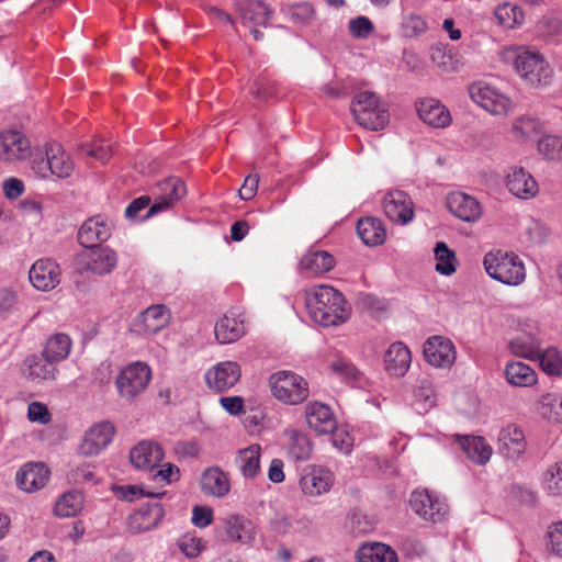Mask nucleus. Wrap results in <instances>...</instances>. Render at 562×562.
<instances>
[{
    "label": "nucleus",
    "mask_w": 562,
    "mask_h": 562,
    "mask_svg": "<svg viewBox=\"0 0 562 562\" xmlns=\"http://www.w3.org/2000/svg\"><path fill=\"white\" fill-rule=\"evenodd\" d=\"M305 305L311 318L321 326H337L350 315L344 295L329 285L313 288L305 293Z\"/></svg>",
    "instance_id": "obj_1"
},
{
    "label": "nucleus",
    "mask_w": 562,
    "mask_h": 562,
    "mask_svg": "<svg viewBox=\"0 0 562 562\" xmlns=\"http://www.w3.org/2000/svg\"><path fill=\"white\" fill-rule=\"evenodd\" d=\"M483 266L492 279L506 285H519L526 278L524 262L514 252L490 251L484 256Z\"/></svg>",
    "instance_id": "obj_2"
},
{
    "label": "nucleus",
    "mask_w": 562,
    "mask_h": 562,
    "mask_svg": "<svg viewBox=\"0 0 562 562\" xmlns=\"http://www.w3.org/2000/svg\"><path fill=\"white\" fill-rule=\"evenodd\" d=\"M75 169V164L65 151L61 145L50 143L45 145L44 154L34 155L31 160V170L41 179L56 177L58 179L69 178Z\"/></svg>",
    "instance_id": "obj_3"
},
{
    "label": "nucleus",
    "mask_w": 562,
    "mask_h": 562,
    "mask_svg": "<svg viewBox=\"0 0 562 562\" xmlns=\"http://www.w3.org/2000/svg\"><path fill=\"white\" fill-rule=\"evenodd\" d=\"M512 55L515 70L528 85L539 87L550 83L552 69L540 53L517 47Z\"/></svg>",
    "instance_id": "obj_4"
},
{
    "label": "nucleus",
    "mask_w": 562,
    "mask_h": 562,
    "mask_svg": "<svg viewBox=\"0 0 562 562\" xmlns=\"http://www.w3.org/2000/svg\"><path fill=\"white\" fill-rule=\"evenodd\" d=\"M350 110L356 121L367 130L380 131L389 121V113L380 102V98L372 91L356 93Z\"/></svg>",
    "instance_id": "obj_5"
},
{
    "label": "nucleus",
    "mask_w": 562,
    "mask_h": 562,
    "mask_svg": "<svg viewBox=\"0 0 562 562\" xmlns=\"http://www.w3.org/2000/svg\"><path fill=\"white\" fill-rule=\"evenodd\" d=\"M273 396L289 405L303 403L310 395L308 383L301 375L291 371H279L270 376Z\"/></svg>",
    "instance_id": "obj_6"
},
{
    "label": "nucleus",
    "mask_w": 562,
    "mask_h": 562,
    "mask_svg": "<svg viewBox=\"0 0 562 562\" xmlns=\"http://www.w3.org/2000/svg\"><path fill=\"white\" fill-rule=\"evenodd\" d=\"M151 380V370L145 362L136 361L123 368L115 379L120 397L133 402L145 392Z\"/></svg>",
    "instance_id": "obj_7"
},
{
    "label": "nucleus",
    "mask_w": 562,
    "mask_h": 562,
    "mask_svg": "<svg viewBox=\"0 0 562 562\" xmlns=\"http://www.w3.org/2000/svg\"><path fill=\"white\" fill-rule=\"evenodd\" d=\"M471 99L480 106L495 115H505L509 108V99L487 82L479 81L469 87Z\"/></svg>",
    "instance_id": "obj_8"
},
{
    "label": "nucleus",
    "mask_w": 562,
    "mask_h": 562,
    "mask_svg": "<svg viewBox=\"0 0 562 562\" xmlns=\"http://www.w3.org/2000/svg\"><path fill=\"white\" fill-rule=\"evenodd\" d=\"M186 194L184 182L176 177H170L157 184V192H155V200L143 220L166 211L178 202Z\"/></svg>",
    "instance_id": "obj_9"
},
{
    "label": "nucleus",
    "mask_w": 562,
    "mask_h": 562,
    "mask_svg": "<svg viewBox=\"0 0 562 562\" xmlns=\"http://www.w3.org/2000/svg\"><path fill=\"white\" fill-rule=\"evenodd\" d=\"M409 505L415 514L432 522L441 521L448 514V505L439 497L432 496L428 490L413 492Z\"/></svg>",
    "instance_id": "obj_10"
},
{
    "label": "nucleus",
    "mask_w": 562,
    "mask_h": 562,
    "mask_svg": "<svg viewBox=\"0 0 562 562\" xmlns=\"http://www.w3.org/2000/svg\"><path fill=\"white\" fill-rule=\"evenodd\" d=\"M221 524L227 541L240 544H250L255 541L256 526L244 515L228 514L221 519Z\"/></svg>",
    "instance_id": "obj_11"
},
{
    "label": "nucleus",
    "mask_w": 562,
    "mask_h": 562,
    "mask_svg": "<svg viewBox=\"0 0 562 562\" xmlns=\"http://www.w3.org/2000/svg\"><path fill=\"white\" fill-rule=\"evenodd\" d=\"M383 210L390 221L407 224L414 217V203L404 191L387 192L383 198Z\"/></svg>",
    "instance_id": "obj_12"
},
{
    "label": "nucleus",
    "mask_w": 562,
    "mask_h": 562,
    "mask_svg": "<svg viewBox=\"0 0 562 562\" xmlns=\"http://www.w3.org/2000/svg\"><path fill=\"white\" fill-rule=\"evenodd\" d=\"M80 269L97 276L110 273L117 265L116 252L109 247H94L91 251L79 257Z\"/></svg>",
    "instance_id": "obj_13"
},
{
    "label": "nucleus",
    "mask_w": 562,
    "mask_h": 562,
    "mask_svg": "<svg viewBox=\"0 0 562 562\" xmlns=\"http://www.w3.org/2000/svg\"><path fill=\"white\" fill-rule=\"evenodd\" d=\"M240 379V367L234 361H223L205 373L206 385L216 392H225Z\"/></svg>",
    "instance_id": "obj_14"
},
{
    "label": "nucleus",
    "mask_w": 562,
    "mask_h": 562,
    "mask_svg": "<svg viewBox=\"0 0 562 562\" xmlns=\"http://www.w3.org/2000/svg\"><path fill=\"white\" fill-rule=\"evenodd\" d=\"M424 357L432 367L446 368L454 362L456 349L450 339L432 336L424 345Z\"/></svg>",
    "instance_id": "obj_15"
},
{
    "label": "nucleus",
    "mask_w": 562,
    "mask_h": 562,
    "mask_svg": "<svg viewBox=\"0 0 562 562\" xmlns=\"http://www.w3.org/2000/svg\"><path fill=\"white\" fill-rule=\"evenodd\" d=\"M29 279L37 290L49 291L60 282L59 266L50 259H40L31 267Z\"/></svg>",
    "instance_id": "obj_16"
},
{
    "label": "nucleus",
    "mask_w": 562,
    "mask_h": 562,
    "mask_svg": "<svg viewBox=\"0 0 562 562\" xmlns=\"http://www.w3.org/2000/svg\"><path fill=\"white\" fill-rule=\"evenodd\" d=\"M169 319V311L165 305H151L134 319L133 330L139 335H154L162 329Z\"/></svg>",
    "instance_id": "obj_17"
},
{
    "label": "nucleus",
    "mask_w": 562,
    "mask_h": 562,
    "mask_svg": "<svg viewBox=\"0 0 562 562\" xmlns=\"http://www.w3.org/2000/svg\"><path fill=\"white\" fill-rule=\"evenodd\" d=\"M115 429L109 422L93 425L85 435L80 451L85 456H95L105 449L112 441Z\"/></svg>",
    "instance_id": "obj_18"
},
{
    "label": "nucleus",
    "mask_w": 562,
    "mask_h": 562,
    "mask_svg": "<svg viewBox=\"0 0 562 562\" xmlns=\"http://www.w3.org/2000/svg\"><path fill=\"white\" fill-rule=\"evenodd\" d=\"M165 515L159 503L142 505L127 519L128 530L133 533H142L157 527Z\"/></svg>",
    "instance_id": "obj_19"
},
{
    "label": "nucleus",
    "mask_w": 562,
    "mask_h": 562,
    "mask_svg": "<svg viewBox=\"0 0 562 562\" xmlns=\"http://www.w3.org/2000/svg\"><path fill=\"white\" fill-rule=\"evenodd\" d=\"M111 236V224L101 216H94L87 220L79 228L77 239L86 248L100 247L99 244L105 241Z\"/></svg>",
    "instance_id": "obj_20"
},
{
    "label": "nucleus",
    "mask_w": 562,
    "mask_h": 562,
    "mask_svg": "<svg viewBox=\"0 0 562 562\" xmlns=\"http://www.w3.org/2000/svg\"><path fill=\"white\" fill-rule=\"evenodd\" d=\"M497 449L506 459H518L526 450V440L522 429L515 424L504 427L498 435Z\"/></svg>",
    "instance_id": "obj_21"
},
{
    "label": "nucleus",
    "mask_w": 562,
    "mask_h": 562,
    "mask_svg": "<svg viewBox=\"0 0 562 562\" xmlns=\"http://www.w3.org/2000/svg\"><path fill=\"white\" fill-rule=\"evenodd\" d=\"M334 482L333 473L322 467L306 469L301 479L300 486L304 494L318 496L330 490Z\"/></svg>",
    "instance_id": "obj_22"
},
{
    "label": "nucleus",
    "mask_w": 562,
    "mask_h": 562,
    "mask_svg": "<svg viewBox=\"0 0 562 562\" xmlns=\"http://www.w3.org/2000/svg\"><path fill=\"white\" fill-rule=\"evenodd\" d=\"M30 142L19 131H7L0 134V159L14 161L29 156Z\"/></svg>",
    "instance_id": "obj_23"
},
{
    "label": "nucleus",
    "mask_w": 562,
    "mask_h": 562,
    "mask_svg": "<svg viewBox=\"0 0 562 562\" xmlns=\"http://www.w3.org/2000/svg\"><path fill=\"white\" fill-rule=\"evenodd\" d=\"M448 210L464 222H475L482 215L479 201L462 192H452L447 196Z\"/></svg>",
    "instance_id": "obj_24"
},
{
    "label": "nucleus",
    "mask_w": 562,
    "mask_h": 562,
    "mask_svg": "<svg viewBox=\"0 0 562 562\" xmlns=\"http://www.w3.org/2000/svg\"><path fill=\"white\" fill-rule=\"evenodd\" d=\"M305 418L310 428L321 435L330 434L337 427L330 407L321 402H311L306 405Z\"/></svg>",
    "instance_id": "obj_25"
},
{
    "label": "nucleus",
    "mask_w": 562,
    "mask_h": 562,
    "mask_svg": "<svg viewBox=\"0 0 562 562\" xmlns=\"http://www.w3.org/2000/svg\"><path fill=\"white\" fill-rule=\"evenodd\" d=\"M417 112L424 123L435 128H445L452 121L450 111L437 99L422 100L417 104Z\"/></svg>",
    "instance_id": "obj_26"
},
{
    "label": "nucleus",
    "mask_w": 562,
    "mask_h": 562,
    "mask_svg": "<svg viewBox=\"0 0 562 562\" xmlns=\"http://www.w3.org/2000/svg\"><path fill=\"white\" fill-rule=\"evenodd\" d=\"M49 479V471L43 463H26L16 473L18 486L33 493L46 485Z\"/></svg>",
    "instance_id": "obj_27"
},
{
    "label": "nucleus",
    "mask_w": 562,
    "mask_h": 562,
    "mask_svg": "<svg viewBox=\"0 0 562 562\" xmlns=\"http://www.w3.org/2000/svg\"><path fill=\"white\" fill-rule=\"evenodd\" d=\"M133 465L139 470H153L164 459L162 448L153 441H142L130 452Z\"/></svg>",
    "instance_id": "obj_28"
},
{
    "label": "nucleus",
    "mask_w": 562,
    "mask_h": 562,
    "mask_svg": "<svg viewBox=\"0 0 562 562\" xmlns=\"http://www.w3.org/2000/svg\"><path fill=\"white\" fill-rule=\"evenodd\" d=\"M215 337L220 344H231L237 341L246 333L245 322L240 313L231 311L225 314L214 328Z\"/></svg>",
    "instance_id": "obj_29"
},
{
    "label": "nucleus",
    "mask_w": 562,
    "mask_h": 562,
    "mask_svg": "<svg viewBox=\"0 0 562 562\" xmlns=\"http://www.w3.org/2000/svg\"><path fill=\"white\" fill-rule=\"evenodd\" d=\"M506 187L510 193L520 199L533 198L538 192V184L524 168L513 167L507 175Z\"/></svg>",
    "instance_id": "obj_30"
},
{
    "label": "nucleus",
    "mask_w": 562,
    "mask_h": 562,
    "mask_svg": "<svg viewBox=\"0 0 562 562\" xmlns=\"http://www.w3.org/2000/svg\"><path fill=\"white\" fill-rule=\"evenodd\" d=\"M201 490L214 497H224L231 491L228 474L218 467L207 468L201 475Z\"/></svg>",
    "instance_id": "obj_31"
},
{
    "label": "nucleus",
    "mask_w": 562,
    "mask_h": 562,
    "mask_svg": "<svg viewBox=\"0 0 562 562\" xmlns=\"http://www.w3.org/2000/svg\"><path fill=\"white\" fill-rule=\"evenodd\" d=\"M57 363L58 362L50 361L46 359V357H43V353H41V356H30L25 359V375L34 383L53 381L58 373Z\"/></svg>",
    "instance_id": "obj_32"
},
{
    "label": "nucleus",
    "mask_w": 562,
    "mask_h": 562,
    "mask_svg": "<svg viewBox=\"0 0 562 562\" xmlns=\"http://www.w3.org/2000/svg\"><path fill=\"white\" fill-rule=\"evenodd\" d=\"M411 362V351L402 342L392 344L384 356L385 370L394 376H403L409 369Z\"/></svg>",
    "instance_id": "obj_33"
},
{
    "label": "nucleus",
    "mask_w": 562,
    "mask_h": 562,
    "mask_svg": "<svg viewBox=\"0 0 562 562\" xmlns=\"http://www.w3.org/2000/svg\"><path fill=\"white\" fill-rule=\"evenodd\" d=\"M457 439L467 458L472 462L479 465H484L491 459L493 451L492 447L485 441L483 437L458 436Z\"/></svg>",
    "instance_id": "obj_34"
},
{
    "label": "nucleus",
    "mask_w": 562,
    "mask_h": 562,
    "mask_svg": "<svg viewBox=\"0 0 562 562\" xmlns=\"http://www.w3.org/2000/svg\"><path fill=\"white\" fill-rule=\"evenodd\" d=\"M335 266L331 254L325 250H308L300 261V268L311 274H322L330 271Z\"/></svg>",
    "instance_id": "obj_35"
},
{
    "label": "nucleus",
    "mask_w": 562,
    "mask_h": 562,
    "mask_svg": "<svg viewBox=\"0 0 562 562\" xmlns=\"http://www.w3.org/2000/svg\"><path fill=\"white\" fill-rule=\"evenodd\" d=\"M357 233L368 246L381 245L386 237L382 221L375 217L361 218L357 224Z\"/></svg>",
    "instance_id": "obj_36"
},
{
    "label": "nucleus",
    "mask_w": 562,
    "mask_h": 562,
    "mask_svg": "<svg viewBox=\"0 0 562 562\" xmlns=\"http://www.w3.org/2000/svg\"><path fill=\"white\" fill-rule=\"evenodd\" d=\"M70 349L71 339L69 336L63 333H57L46 340L42 353L46 359L59 363L69 356Z\"/></svg>",
    "instance_id": "obj_37"
},
{
    "label": "nucleus",
    "mask_w": 562,
    "mask_h": 562,
    "mask_svg": "<svg viewBox=\"0 0 562 562\" xmlns=\"http://www.w3.org/2000/svg\"><path fill=\"white\" fill-rule=\"evenodd\" d=\"M505 376L514 386L527 387L537 382L536 372L526 363L513 361L506 364Z\"/></svg>",
    "instance_id": "obj_38"
},
{
    "label": "nucleus",
    "mask_w": 562,
    "mask_h": 562,
    "mask_svg": "<svg viewBox=\"0 0 562 562\" xmlns=\"http://www.w3.org/2000/svg\"><path fill=\"white\" fill-rule=\"evenodd\" d=\"M359 562H398L396 552L384 543H367L358 550Z\"/></svg>",
    "instance_id": "obj_39"
},
{
    "label": "nucleus",
    "mask_w": 562,
    "mask_h": 562,
    "mask_svg": "<svg viewBox=\"0 0 562 562\" xmlns=\"http://www.w3.org/2000/svg\"><path fill=\"white\" fill-rule=\"evenodd\" d=\"M272 9L263 0H246L241 9L243 20L267 26L272 18Z\"/></svg>",
    "instance_id": "obj_40"
},
{
    "label": "nucleus",
    "mask_w": 562,
    "mask_h": 562,
    "mask_svg": "<svg viewBox=\"0 0 562 562\" xmlns=\"http://www.w3.org/2000/svg\"><path fill=\"white\" fill-rule=\"evenodd\" d=\"M260 452L259 445H251L239 451L236 461L244 477L254 479L259 473Z\"/></svg>",
    "instance_id": "obj_41"
},
{
    "label": "nucleus",
    "mask_w": 562,
    "mask_h": 562,
    "mask_svg": "<svg viewBox=\"0 0 562 562\" xmlns=\"http://www.w3.org/2000/svg\"><path fill=\"white\" fill-rule=\"evenodd\" d=\"M540 348V340L529 334L518 335L508 342V349L513 355L530 360H536Z\"/></svg>",
    "instance_id": "obj_42"
},
{
    "label": "nucleus",
    "mask_w": 562,
    "mask_h": 562,
    "mask_svg": "<svg viewBox=\"0 0 562 562\" xmlns=\"http://www.w3.org/2000/svg\"><path fill=\"white\" fill-rule=\"evenodd\" d=\"M77 151L79 155L87 156L101 164L109 161L113 155L112 144L101 137L79 144Z\"/></svg>",
    "instance_id": "obj_43"
},
{
    "label": "nucleus",
    "mask_w": 562,
    "mask_h": 562,
    "mask_svg": "<svg viewBox=\"0 0 562 562\" xmlns=\"http://www.w3.org/2000/svg\"><path fill=\"white\" fill-rule=\"evenodd\" d=\"M83 507V496L78 491H71L61 495L55 504V514L59 517H74Z\"/></svg>",
    "instance_id": "obj_44"
},
{
    "label": "nucleus",
    "mask_w": 562,
    "mask_h": 562,
    "mask_svg": "<svg viewBox=\"0 0 562 562\" xmlns=\"http://www.w3.org/2000/svg\"><path fill=\"white\" fill-rule=\"evenodd\" d=\"M436 259V271L442 276H451L457 270V258L453 250H450L445 241L436 244L434 249Z\"/></svg>",
    "instance_id": "obj_45"
},
{
    "label": "nucleus",
    "mask_w": 562,
    "mask_h": 562,
    "mask_svg": "<svg viewBox=\"0 0 562 562\" xmlns=\"http://www.w3.org/2000/svg\"><path fill=\"white\" fill-rule=\"evenodd\" d=\"M290 442H289V454L295 461H304L311 457L312 453V442L308 437L297 430H291L289 432Z\"/></svg>",
    "instance_id": "obj_46"
},
{
    "label": "nucleus",
    "mask_w": 562,
    "mask_h": 562,
    "mask_svg": "<svg viewBox=\"0 0 562 562\" xmlns=\"http://www.w3.org/2000/svg\"><path fill=\"white\" fill-rule=\"evenodd\" d=\"M495 18L502 26L507 29H513L524 21L521 9L510 3L498 5L495 10Z\"/></svg>",
    "instance_id": "obj_47"
},
{
    "label": "nucleus",
    "mask_w": 562,
    "mask_h": 562,
    "mask_svg": "<svg viewBox=\"0 0 562 562\" xmlns=\"http://www.w3.org/2000/svg\"><path fill=\"white\" fill-rule=\"evenodd\" d=\"M541 123L529 116L518 117L513 125V133L516 138L521 140L531 139L541 133Z\"/></svg>",
    "instance_id": "obj_48"
},
{
    "label": "nucleus",
    "mask_w": 562,
    "mask_h": 562,
    "mask_svg": "<svg viewBox=\"0 0 562 562\" xmlns=\"http://www.w3.org/2000/svg\"><path fill=\"white\" fill-rule=\"evenodd\" d=\"M542 370L549 375H560L562 372V358L555 348H548L542 350L536 356Z\"/></svg>",
    "instance_id": "obj_49"
},
{
    "label": "nucleus",
    "mask_w": 562,
    "mask_h": 562,
    "mask_svg": "<svg viewBox=\"0 0 562 562\" xmlns=\"http://www.w3.org/2000/svg\"><path fill=\"white\" fill-rule=\"evenodd\" d=\"M282 12L294 24H307L314 16V9L308 2L288 4L282 8Z\"/></svg>",
    "instance_id": "obj_50"
},
{
    "label": "nucleus",
    "mask_w": 562,
    "mask_h": 562,
    "mask_svg": "<svg viewBox=\"0 0 562 562\" xmlns=\"http://www.w3.org/2000/svg\"><path fill=\"white\" fill-rule=\"evenodd\" d=\"M539 412L548 420L562 424V396H543Z\"/></svg>",
    "instance_id": "obj_51"
},
{
    "label": "nucleus",
    "mask_w": 562,
    "mask_h": 562,
    "mask_svg": "<svg viewBox=\"0 0 562 562\" xmlns=\"http://www.w3.org/2000/svg\"><path fill=\"white\" fill-rule=\"evenodd\" d=\"M543 486L547 493L552 496L562 495V461L548 468L544 474Z\"/></svg>",
    "instance_id": "obj_52"
},
{
    "label": "nucleus",
    "mask_w": 562,
    "mask_h": 562,
    "mask_svg": "<svg viewBox=\"0 0 562 562\" xmlns=\"http://www.w3.org/2000/svg\"><path fill=\"white\" fill-rule=\"evenodd\" d=\"M539 153L548 159L562 160V137L547 135L538 142Z\"/></svg>",
    "instance_id": "obj_53"
},
{
    "label": "nucleus",
    "mask_w": 562,
    "mask_h": 562,
    "mask_svg": "<svg viewBox=\"0 0 562 562\" xmlns=\"http://www.w3.org/2000/svg\"><path fill=\"white\" fill-rule=\"evenodd\" d=\"M416 402L423 411H428L436 403L432 382L428 379H422L414 391Z\"/></svg>",
    "instance_id": "obj_54"
},
{
    "label": "nucleus",
    "mask_w": 562,
    "mask_h": 562,
    "mask_svg": "<svg viewBox=\"0 0 562 562\" xmlns=\"http://www.w3.org/2000/svg\"><path fill=\"white\" fill-rule=\"evenodd\" d=\"M401 29L405 37L414 38L424 34L427 31L428 25L420 15L411 13L404 16Z\"/></svg>",
    "instance_id": "obj_55"
},
{
    "label": "nucleus",
    "mask_w": 562,
    "mask_h": 562,
    "mask_svg": "<svg viewBox=\"0 0 562 562\" xmlns=\"http://www.w3.org/2000/svg\"><path fill=\"white\" fill-rule=\"evenodd\" d=\"M509 496L520 505L528 507H535L538 503L537 493L525 484H512L509 488Z\"/></svg>",
    "instance_id": "obj_56"
},
{
    "label": "nucleus",
    "mask_w": 562,
    "mask_h": 562,
    "mask_svg": "<svg viewBox=\"0 0 562 562\" xmlns=\"http://www.w3.org/2000/svg\"><path fill=\"white\" fill-rule=\"evenodd\" d=\"M251 93L256 99L267 101L277 94V82L261 76L254 81Z\"/></svg>",
    "instance_id": "obj_57"
},
{
    "label": "nucleus",
    "mask_w": 562,
    "mask_h": 562,
    "mask_svg": "<svg viewBox=\"0 0 562 562\" xmlns=\"http://www.w3.org/2000/svg\"><path fill=\"white\" fill-rule=\"evenodd\" d=\"M374 30L369 18L360 15L349 22V32L353 37L367 38Z\"/></svg>",
    "instance_id": "obj_58"
},
{
    "label": "nucleus",
    "mask_w": 562,
    "mask_h": 562,
    "mask_svg": "<svg viewBox=\"0 0 562 562\" xmlns=\"http://www.w3.org/2000/svg\"><path fill=\"white\" fill-rule=\"evenodd\" d=\"M68 481L74 484L95 483V474L89 464H82L74 468L68 473Z\"/></svg>",
    "instance_id": "obj_59"
},
{
    "label": "nucleus",
    "mask_w": 562,
    "mask_h": 562,
    "mask_svg": "<svg viewBox=\"0 0 562 562\" xmlns=\"http://www.w3.org/2000/svg\"><path fill=\"white\" fill-rule=\"evenodd\" d=\"M181 552L188 558H195L203 549L202 540L195 537L184 536L179 541Z\"/></svg>",
    "instance_id": "obj_60"
},
{
    "label": "nucleus",
    "mask_w": 562,
    "mask_h": 562,
    "mask_svg": "<svg viewBox=\"0 0 562 562\" xmlns=\"http://www.w3.org/2000/svg\"><path fill=\"white\" fill-rule=\"evenodd\" d=\"M27 417L33 423L47 424L50 420L49 412L45 404L32 402L27 408Z\"/></svg>",
    "instance_id": "obj_61"
},
{
    "label": "nucleus",
    "mask_w": 562,
    "mask_h": 562,
    "mask_svg": "<svg viewBox=\"0 0 562 562\" xmlns=\"http://www.w3.org/2000/svg\"><path fill=\"white\" fill-rule=\"evenodd\" d=\"M191 521L195 527H207L213 521V509L207 506H194Z\"/></svg>",
    "instance_id": "obj_62"
},
{
    "label": "nucleus",
    "mask_w": 562,
    "mask_h": 562,
    "mask_svg": "<svg viewBox=\"0 0 562 562\" xmlns=\"http://www.w3.org/2000/svg\"><path fill=\"white\" fill-rule=\"evenodd\" d=\"M330 368L334 372L338 373L342 378L350 380H358L360 372L358 369L349 361L344 359H338L330 364Z\"/></svg>",
    "instance_id": "obj_63"
},
{
    "label": "nucleus",
    "mask_w": 562,
    "mask_h": 562,
    "mask_svg": "<svg viewBox=\"0 0 562 562\" xmlns=\"http://www.w3.org/2000/svg\"><path fill=\"white\" fill-rule=\"evenodd\" d=\"M548 538L550 550L558 555H562V520L552 524L549 527Z\"/></svg>",
    "instance_id": "obj_64"
}]
</instances>
